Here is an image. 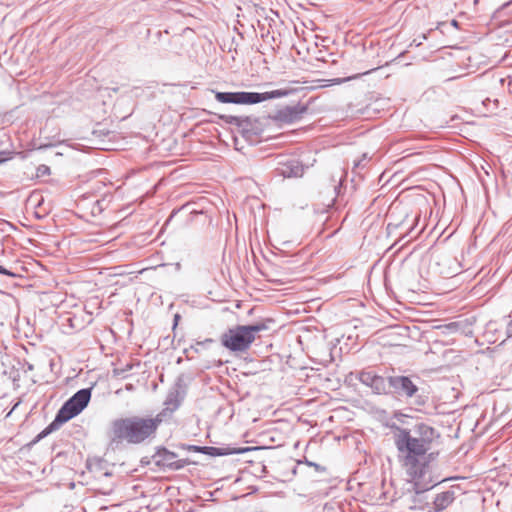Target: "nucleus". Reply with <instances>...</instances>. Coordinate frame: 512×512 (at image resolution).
<instances>
[{"label": "nucleus", "instance_id": "nucleus-2", "mask_svg": "<svg viewBox=\"0 0 512 512\" xmlns=\"http://www.w3.org/2000/svg\"><path fill=\"white\" fill-rule=\"evenodd\" d=\"M161 422L162 419L159 415L156 417L119 418L111 423L109 436L114 443L126 441L130 444H139L153 436Z\"/></svg>", "mask_w": 512, "mask_h": 512}, {"label": "nucleus", "instance_id": "nucleus-3", "mask_svg": "<svg viewBox=\"0 0 512 512\" xmlns=\"http://www.w3.org/2000/svg\"><path fill=\"white\" fill-rule=\"evenodd\" d=\"M268 329L265 322L254 325H237L225 331L220 341L223 347L233 353H245L258 337V333Z\"/></svg>", "mask_w": 512, "mask_h": 512}, {"label": "nucleus", "instance_id": "nucleus-6", "mask_svg": "<svg viewBox=\"0 0 512 512\" xmlns=\"http://www.w3.org/2000/svg\"><path fill=\"white\" fill-rule=\"evenodd\" d=\"M154 459L157 465L173 470H179L191 463L188 459H178L175 453L165 448L158 450Z\"/></svg>", "mask_w": 512, "mask_h": 512}, {"label": "nucleus", "instance_id": "nucleus-7", "mask_svg": "<svg viewBox=\"0 0 512 512\" xmlns=\"http://www.w3.org/2000/svg\"><path fill=\"white\" fill-rule=\"evenodd\" d=\"M388 384L393 389V392L406 396L413 397L417 391L418 387L413 381L407 376H392L388 378Z\"/></svg>", "mask_w": 512, "mask_h": 512}, {"label": "nucleus", "instance_id": "nucleus-5", "mask_svg": "<svg viewBox=\"0 0 512 512\" xmlns=\"http://www.w3.org/2000/svg\"><path fill=\"white\" fill-rule=\"evenodd\" d=\"M287 95V91L274 90L265 93L255 92H216L215 98L220 103H233V104H257L269 99L279 98Z\"/></svg>", "mask_w": 512, "mask_h": 512}, {"label": "nucleus", "instance_id": "nucleus-13", "mask_svg": "<svg viewBox=\"0 0 512 512\" xmlns=\"http://www.w3.org/2000/svg\"><path fill=\"white\" fill-rule=\"evenodd\" d=\"M343 81H344V80H342V79H333V80H332L333 84H340V83H342Z\"/></svg>", "mask_w": 512, "mask_h": 512}, {"label": "nucleus", "instance_id": "nucleus-14", "mask_svg": "<svg viewBox=\"0 0 512 512\" xmlns=\"http://www.w3.org/2000/svg\"><path fill=\"white\" fill-rule=\"evenodd\" d=\"M3 162V159H0V163Z\"/></svg>", "mask_w": 512, "mask_h": 512}, {"label": "nucleus", "instance_id": "nucleus-10", "mask_svg": "<svg viewBox=\"0 0 512 512\" xmlns=\"http://www.w3.org/2000/svg\"><path fill=\"white\" fill-rule=\"evenodd\" d=\"M454 500V493L451 491H445L436 495L433 501V508L436 512H440L446 509L452 504Z\"/></svg>", "mask_w": 512, "mask_h": 512}, {"label": "nucleus", "instance_id": "nucleus-12", "mask_svg": "<svg viewBox=\"0 0 512 512\" xmlns=\"http://www.w3.org/2000/svg\"><path fill=\"white\" fill-rule=\"evenodd\" d=\"M0 274L8 275V276H12V275H13L11 272H9L8 270H6V269H5V268H3L2 266H0Z\"/></svg>", "mask_w": 512, "mask_h": 512}, {"label": "nucleus", "instance_id": "nucleus-9", "mask_svg": "<svg viewBox=\"0 0 512 512\" xmlns=\"http://www.w3.org/2000/svg\"><path fill=\"white\" fill-rule=\"evenodd\" d=\"M360 380L363 383L370 385L377 393H386L387 381L384 377L367 372L361 374Z\"/></svg>", "mask_w": 512, "mask_h": 512}, {"label": "nucleus", "instance_id": "nucleus-4", "mask_svg": "<svg viewBox=\"0 0 512 512\" xmlns=\"http://www.w3.org/2000/svg\"><path fill=\"white\" fill-rule=\"evenodd\" d=\"M91 398L90 389H82L75 393L68 401L64 403L58 411L54 421L40 434V437L47 435L57 429L60 425L66 423L77 416L88 405Z\"/></svg>", "mask_w": 512, "mask_h": 512}, {"label": "nucleus", "instance_id": "nucleus-8", "mask_svg": "<svg viewBox=\"0 0 512 512\" xmlns=\"http://www.w3.org/2000/svg\"><path fill=\"white\" fill-rule=\"evenodd\" d=\"M277 171L283 177H299L303 174V166L295 159L279 162Z\"/></svg>", "mask_w": 512, "mask_h": 512}, {"label": "nucleus", "instance_id": "nucleus-1", "mask_svg": "<svg viewBox=\"0 0 512 512\" xmlns=\"http://www.w3.org/2000/svg\"><path fill=\"white\" fill-rule=\"evenodd\" d=\"M392 429L402 468L412 481L419 480L438 455L432 449L440 438L439 433L425 423L416 425L414 434L398 426H393Z\"/></svg>", "mask_w": 512, "mask_h": 512}, {"label": "nucleus", "instance_id": "nucleus-11", "mask_svg": "<svg viewBox=\"0 0 512 512\" xmlns=\"http://www.w3.org/2000/svg\"><path fill=\"white\" fill-rule=\"evenodd\" d=\"M50 174V168L46 165H40L36 170L37 177H43Z\"/></svg>", "mask_w": 512, "mask_h": 512}]
</instances>
